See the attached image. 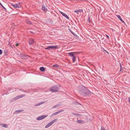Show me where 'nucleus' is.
I'll return each mask as SVG.
<instances>
[{
	"mask_svg": "<svg viewBox=\"0 0 130 130\" xmlns=\"http://www.w3.org/2000/svg\"><path fill=\"white\" fill-rule=\"evenodd\" d=\"M78 91L80 94L84 96H89L92 93L87 88L82 85L78 87Z\"/></svg>",
	"mask_w": 130,
	"mask_h": 130,
	"instance_id": "nucleus-1",
	"label": "nucleus"
},
{
	"mask_svg": "<svg viewBox=\"0 0 130 130\" xmlns=\"http://www.w3.org/2000/svg\"><path fill=\"white\" fill-rule=\"evenodd\" d=\"M80 53V52H71L68 53V54L69 56L72 57V59L73 62H75L76 61V54H74L75 53Z\"/></svg>",
	"mask_w": 130,
	"mask_h": 130,
	"instance_id": "nucleus-2",
	"label": "nucleus"
},
{
	"mask_svg": "<svg viewBox=\"0 0 130 130\" xmlns=\"http://www.w3.org/2000/svg\"><path fill=\"white\" fill-rule=\"evenodd\" d=\"M60 89L59 86L57 85H55L52 86L50 89V91L52 92H58Z\"/></svg>",
	"mask_w": 130,
	"mask_h": 130,
	"instance_id": "nucleus-3",
	"label": "nucleus"
},
{
	"mask_svg": "<svg viewBox=\"0 0 130 130\" xmlns=\"http://www.w3.org/2000/svg\"><path fill=\"white\" fill-rule=\"evenodd\" d=\"M44 48L45 50H47L49 51H50L51 50H54L58 49V46H48L47 47H44Z\"/></svg>",
	"mask_w": 130,
	"mask_h": 130,
	"instance_id": "nucleus-4",
	"label": "nucleus"
},
{
	"mask_svg": "<svg viewBox=\"0 0 130 130\" xmlns=\"http://www.w3.org/2000/svg\"><path fill=\"white\" fill-rule=\"evenodd\" d=\"M10 4L11 6H12L14 8H20V3H18L14 4L12 3H10Z\"/></svg>",
	"mask_w": 130,
	"mask_h": 130,
	"instance_id": "nucleus-5",
	"label": "nucleus"
},
{
	"mask_svg": "<svg viewBox=\"0 0 130 130\" xmlns=\"http://www.w3.org/2000/svg\"><path fill=\"white\" fill-rule=\"evenodd\" d=\"M47 116V115H45L39 116L37 118L36 120H42L46 117Z\"/></svg>",
	"mask_w": 130,
	"mask_h": 130,
	"instance_id": "nucleus-6",
	"label": "nucleus"
},
{
	"mask_svg": "<svg viewBox=\"0 0 130 130\" xmlns=\"http://www.w3.org/2000/svg\"><path fill=\"white\" fill-rule=\"evenodd\" d=\"M42 10L44 12H46L47 11V9L46 6L44 4H43L42 5Z\"/></svg>",
	"mask_w": 130,
	"mask_h": 130,
	"instance_id": "nucleus-7",
	"label": "nucleus"
},
{
	"mask_svg": "<svg viewBox=\"0 0 130 130\" xmlns=\"http://www.w3.org/2000/svg\"><path fill=\"white\" fill-rule=\"evenodd\" d=\"M35 41L33 40V39L31 38L28 41V43L30 45H32L34 44Z\"/></svg>",
	"mask_w": 130,
	"mask_h": 130,
	"instance_id": "nucleus-8",
	"label": "nucleus"
},
{
	"mask_svg": "<svg viewBox=\"0 0 130 130\" xmlns=\"http://www.w3.org/2000/svg\"><path fill=\"white\" fill-rule=\"evenodd\" d=\"M64 111V110H61L60 111H58L57 112H56L54 113H53L51 115V116H55V115H57V114H58L61 112H63Z\"/></svg>",
	"mask_w": 130,
	"mask_h": 130,
	"instance_id": "nucleus-9",
	"label": "nucleus"
},
{
	"mask_svg": "<svg viewBox=\"0 0 130 130\" xmlns=\"http://www.w3.org/2000/svg\"><path fill=\"white\" fill-rule=\"evenodd\" d=\"M59 12L63 16L66 18L68 19L69 20V17L66 14L61 11H60Z\"/></svg>",
	"mask_w": 130,
	"mask_h": 130,
	"instance_id": "nucleus-10",
	"label": "nucleus"
},
{
	"mask_svg": "<svg viewBox=\"0 0 130 130\" xmlns=\"http://www.w3.org/2000/svg\"><path fill=\"white\" fill-rule=\"evenodd\" d=\"M117 17H118V18L121 21H122V22L125 24V22H124L123 21V20L121 18L120 16L119 15H117Z\"/></svg>",
	"mask_w": 130,
	"mask_h": 130,
	"instance_id": "nucleus-11",
	"label": "nucleus"
},
{
	"mask_svg": "<svg viewBox=\"0 0 130 130\" xmlns=\"http://www.w3.org/2000/svg\"><path fill=\"white\" fill-rule=\"evenodd\" d=\"M40 70L41 72H44L45 71V69L43 67H41L40 68Z\"/></svg>",
	"mask_w": 130,
	"mask_h": 130,
	"instance_id": "nucleus-12",
	"label": "nucleus"
},
{
	"mask_svg": "<svg viewBox=\"0 0 130 130\" xmlns=\"http://www.w3.org/2000/svg\"><path fill=\"white\" fill-rule=\"evenodd\" d=\"M1 125L2 126L5 128H7L8 127V126L7 125V124L4 123L1 124Z\"/></svg>",
	"mask_w": 130,
	"mask_h": 130,
	"instance_id": "nucleus-13",
	"label": "nucleus"
},
{
	"mask_svg": "<svg viewBox=\"0 0 130 130\" xmlns=\"http://www.w3.org/2000/svg\"><path fill=\"white\" fill-rule=\"evenodd\" d=\"M72 114L75 116L78 117H80L81 116V115L80 114L77 113L73 112L72 113Z\"/></svg>",
	"mask_w": 130,
	"mask_h": 130,
	"instance_id": "nucleus-14",
	"label": "nucleus"
},
{
	"mask_svg": "<svg viewBox=\"0 0 130 130\" xmlns=\"http://www.w3.org/2000/svg\"><path fill=\"white\" fill-rule=\"evenodd\" d=\"M76 122L80 124H83L84 121L81 120H78L76 121Z\"/></svg>",
	"mask_w": 130,
	"mask_h": 130,
	"instance_id": "nucleus-15",
	"label": "nucleus"
},
{
	"mask_svg": "<svg viewBox=\"0 0 130 130\" xmlns=\"http://www.w3.org/2000/svg\"><path fill=\"white\" fill-rule=\"evenodd\" d=\"M30 57V56H29L28 55H25L24 56V58H23V60H25L27 59L29 57Z\"/></svg>",
	"mask_w": 130,
	"mask_h": 130,
	"instance_id": "nucleus-16",
	"label": "nucleus"
},
{
	"mask_svg": "<svg viewBox=\"0 0 130 130\" xmlns=\"http://www.w3.org/2000/svg\"><path fill=\"white\" fill-rule=\"evenodd\" d=\"M8 51L7 50H5L4 51V53L5 55L6 56H7L8 54L7 53H8Z\"/></svg>",
	"mask_w": 130,
	"mask_h": 130,
	"instance_id": "nucleus-17",
	"label": "nucleus"
},
{
	"mask_svg": "<svg viewBox=\"0 0 130 130\" xmlns=\"http://www.w3.org/2000/svg\"><path fill=\"white\" fill-rule=\"evenodd\" d=\"M73 103L74 104H75L77 105H81L79 103L77 102L76 101L75 102H73Z\"/></svg>",
	"mask_w": 130,
	"mask_h": 130,
	"instance_id": "nucleus-18",
	"label": "nucleus"
},
{
	"mask_svg": "<svg viewBox=\"0 0 130 130\" xmlns=\"http://www.w3.org/2000/svg\"><path fill=\"white\" fill-rule=\"evenodd\" d=\"M0 5L5 10V11L6 10V9L3 6L2 4L0 2Z\"/></svg>",
	"mask_w": 130,
	"mask_h": 130,
	"instance_id": "nucleus-19",
	"label": "nucleus"
},
{
	"mask_svg": "<svg viewBox=\"0 0 130 130\" xmlns=\"http://www.w3.org/2000/svg\"><path fill=\"white\" fill-rule=\"evenodd\" d=\"M119 63L120 64V71H121L123 70V68L122 67L121 63L120 62Z\"/></svg>",
	"mask_w": 130,
	"mask_h": 130,
	"instance_id": "nucleus-20",
	"label": "nucleus"
},
{
	"mask_svg": "<svg viewBox=\"0 0 130 130\" xmlns=\"http://www.w3.org/2000/svg\"><path fill=\"white\" fill-rule=\"evenodd\" d=\"M22 111V110H17L15 111V112L16 113H19V112H21Z\"/></svg>",
	"mask_w": 130,
	"mask_h": 130,
	"instance_id": "nucleus-21",
	"label": "nucleus"
},
{
	"mask_svg": "<svg viewBox=\"0 0 130 130\" xmlns=\"http://www.w3.org/2000/svg\"><path fill=\"white\" fill-rule=\"evenodd\" d=\"M57 119H56L53 120L52 121H51V122L53 124L54 122L57 121Z\"/></svg>",
	"mask_w": 130,
	"mask_h": 130,
	"instance_id": "nucleus-22",
	"label": "nucleus"
},
{
	"mask_svg": "<svg viewBox=\"0 0 130 130\" xmlns=\"http://www.w3.org/2000/svg\"><path fill=\"white\" fill-rule=\"evenodd\" d=\"M25 55L23 54H20V57H21V58L22 59H23V58H24V57Z\"/></svg>",
	"mask_w": 130,
	"mask_h": 130,
	"instance_id": "nucleus-23",
	"label": "nucleus"
},
{
	"mask_svg": "<svg viewBox=\"0 0 130 130\" xmlns=\"http://www.w3.org/2000/svg\"><path fill=\"white\" fill-rule=\"evenodd\" d=\"M26 23L27 24H29V25L32 24L31 22L28 20H27Z\"/></svg>",
	"mask_w": 130,
	"mask_h": 130,
	"instance_id": "nucleus-24",
	"label": "nucleus"
},
{
	"mask_svg": "<svg viewBox=\"0 0 130 130\" xmlns=\"http://www.w3.org/2000/svg\"><path fill=\"white\" fill-rule=\"evenodd\" d=\"M70 31V32L73 35H74V33L70 29V28L68 29Z\"/></svg>",
	"mask_w": 130,
	"mask_h": 130,
	"instance_id": "nucleus-25",
	"label": "nucleus"
},
{
	"mask_svg": "<svg viewBox=\"0 0 130 130\" xmlns=\"http://www.w3.org/2000/svg\"><path fill=\"white\" fill-rule=\"evenodd\" d=\"M59 104H57V105H56L54 106H53L52 107V108H56V107H58L59 106Z\"/></svg>",
	"mask_w": 130,
	"mask_h": 130,
	"instance_id": "nucleus-26",
	"label": "nucleus"
},
{
	"mask_svg": "<svg viewBox=\"0 0 130 130\" xmlns=\"http://www.w3.org/2000/svg\"><path fill=\"white\" fill-rule=\"evenodd\" d=\"M25 96V95H19V96H17V97H18V96H19V98H22V97H23V96Z\"/></svg>",
	"mask_w": 130,
	"mask_h": 130,
	"instance_id": "nucleus-27",
	"label": "nucleus"
},
{
	"mask_svg": "<svg viewBox=\"0 0 130 130\" xmlns=\"http://www.w3.org/2000/svg\"><path fill=\"white\" fill-rule=\"evenodd\" d=\"M42 104V103H39L38 104H37L35 105V106H39V105H41Z\"/></svg>",
	"mask_w": 130,
	"mask_h": 130,
	"instance_id": "nucleus-28",
	"label": "nucleus"
},
{
	"mask_svg": "<svg viewBox=\"0 0 130 130\" xmlns=\"http://www.w3.org/2000/svg\"><path fill=\"white\" fill-rule=\"evenodd\" d=\"M102 49L103 50L105 51V52H106V53H107L108 54H109V52L107 51L106 50H105L104 48H102Z\"/></svg>",
	"mask_w": 130,
	"mask_h": 130,
	"instance_id": "nucleus-29",
	"label": "nucleus"
},
{
	"mask_svg": "<svg viewBox=\"0 0 130 130\" xmlns=\"http://www.w3.org/2000/svg\"><path fill=\"white\" fill-rule=\"evenodd\" d=\"M74 12L76 13H77V14H79V12L78 11V10H75L74 11Z\"/></svg>",
	"mask_w": 130,
	"mask_h": 130,
	"instance_id": "nucleus-30",
	"label": "nucleus"
},
{
	"mask_svg": "<svg viewBox=\"0 0 130 130\" xmlns=\"http://www.w3.org/2000/svg\"><path fill=\"white\" fill-rule=\"evenodd\" d=\"M53 66H54V67H55L56 68H58L59 66L58 64H55L53 65Z\"/></svg>",
	"mask_w": 130,
	"mask_h": 130,
	"instance_id": "nucleus-31",
	"label": "nucleus"
},
{
	"mask_svg": "<svg viewBox=\"0 0 130 130\" xmlns=\"http://www.w3.org/2000/svg\"><path fill=\"white\" fill-rule=\"evenodd\" d=\"M101 130H106L105 128L103 126L101 127Z\"/></svg>",
	"mask_w": 130,
	"mask_h": 130,
	"instance_id": "nucleus-32",
	"label": "nucleus"
},
{
	"mask_svg": "<svg viewBox=\"0 0 130 130\" xmlns=\"http://www.w3.org/2000/svg\"><path fill=\"white\" fill-rule=\"evenodd\" d=\"M78 10L79 12H83V9H79Z\"/></svg>",
	"mask_w": 130,
	"mask_h": 130,
	"instance_id": "nucleus-33",
	"label": "nucleus"
},
{
	"mask_svg": "<svg viewBox=\"0 0 130 130\" xmlns=\"http://www.w3.org/2000/svg\"><path fill=\"white\" fill-rule=\"evenodd\" d=\"M48 124L49 125V126H50L51 125H52L53 124V123H52V122H50Z\"/></svg>",
	"mask_w": 130,
	"mask_h": 130,
	"instance_id": "nucleus-34",
	"label": "nucleus"
},
{
	"mask_svg": "<svg viewBox=\"0 0 130 130\" xmlns=\"http://www.w3.org/2000/svg\"><path fill=\"white\" fill-rule=\"evenodd\" d=\"M90 17H89V16H88V20L89 22L90 23Z\"/></svg>",
	"mask_w": 130,
	"mask_h": 130,
	"instance_id": "nucleus-35",
	"label": "nucleus"
},
{
	"mask_svg": "<svg viewBox=\"0 0 130 130\" xmlns=\"http://www.w3.org/2000/svg\"><path fill=\"white\" fill-rule=\"evenodd\" d=\"M20 98H19V96H18V97H17V98L16 97V98H14V101H15L17 100L18 99H19Z\"/></svg>",
	"mask_w": 130,
	"mask_h": 130,
	"instance_id": "nucleus-36",
	"label": "nucleus"
},
{
	"mask_svg": "<svg viewBox=\"0 0 130 130\" xmlns=\"http://www.w3.org/2000/svg\"><path fill=\"white\" fill-rule=\"evenodd\" d=\"M49 125L47 124V125H46L45 126V128H48V127H49Z\"/></svg>",
	"mask_w": 130,
	"mask_h": 130,
	"instance_id": "nucleus-37",
	"label": "nucleus"
},
{
	"mask_svg": "<svg viewBox=\"0 0 130 130\" xmlns=\"http://www.w3.org/2000/svg\"><path fill=\"white\" fill-rule=\"evenodd\" d=\"M2 53V50L0 49V55H1Z\"/></svg>",
	"mask_w": 130,
	"mask_h": 130,
	"instance_id": "nucleus-38",
	"label": "nucleus"
},
{
	"mask_svg": "<svg viewBox=\"0 0 130 130\" xmlns=\"http://www.w3.org/2000/svg\"><path fill=\"white\" fill-rule=\"evenodd\" d=\"M106 36L108 39H109V36L107 35H106Z\"/></svg>",
	"mask_w": 130,
	"mask_h": 130,
	"instance_id": "nucleus-39",
	"label": "nucleus"
},
{
	"mask_svg": "<svg viewBox=\"0 0 130 130\" xmlns=\"http://www.w3.org/2000/svg\"><path fill=\"white\" fill-rule=\"evenodd\" d=\"M128 101L130 103V98L129 97L128 98Z\"/></svg>",
	"mask_w": 130,
	"mask_h": 130,
	"instance_id": "nucleus-40",
	"label": "nucleus"
},
{
	"mask_svg": "<svg viewBox=\"0 0 130 130\" xmlns=\"http://www.w3.org/2000/svg\"><path fill=\"white\" fill-rule=\"evenodd\" d=\"M19 45V44L18 43H16V44H15V45L16 46H18Z\"/></svg>",
	"mask_w": 130,
	"mask_h": 130,
	"instance_id": "nucleus-41",
	"label": "nucleus"
},
{
	"mask_svg": "<svg viewBox=\"0 0 130 130\" xmlns=\"http://www.w3.org/2000/svg\"><path fill=\"white\" fill-rule=\"evenodd\" d=\"M30 33L31 34H34V33L33 32H32V31H30Z\"/></svg>",
	"mask_w": 130,
	"mask_h": 130,
	"instance_id": "nucleus-42",
	"label": "nucleus"
},
{
	"mask_svg": "<svg viewBox=\"0 0 130 130\" xmlns=\"http://www.w3.org/2000/svg\"><path fill=\"white\" fill-rule=\"evenodd\" d=\"M74 36H75V37H77V35H76V34L74 33V35H73Z\"/></svg>",
	"mask_w": 130,
	"mask_h": 130,
	"instance_id": "nucleus-43",
	"label": "nucleus"
},
{
	"mask_svg": "<svg viewBox=\"0 0 130 130\" xmlns=\"http://www.w3.org/2000/svg\"><path fill=\"white\" fill-rule=\"evenodd\" d=\"M78 22L79 23V21H78Z\"/></svg>",
	"mask_w": 130,
	"mask_h": 130,
	"instance_id": "nucleus-44",
	"label": "nucleus"
}]
</instances>
